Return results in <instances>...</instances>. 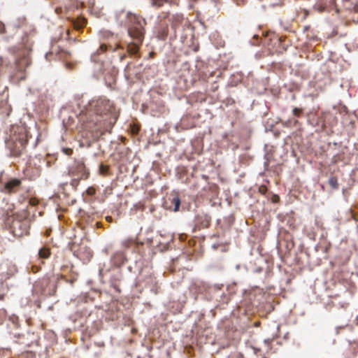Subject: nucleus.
Listing matches in <instances>:
<instances>
[{
  "label": "nucleus",
  "mask_w": 358,
  "mask_h": 358,
  "mask_svg": "<svg viewBox=\"0 0 358 358\" xmlns=\"http://www.w3.org/2000/svg\"><path fill=\"white\" fill-rule=\"evenodd\" d=\"M5 224L16 237H22L29 233L30 222L25 211L15 212L13 205H9L4 218Z\"/></svg>",
  "instance_id": "obj_2"
},
{
  "label": "nucleus",
  "mask_w": 358,
  "mask_h": 358,
  "mask_svg": "<svg viewBox=\"0 0 358 358\" xmlns=\"http://www.w3.org/2000/svg\"><path fill=\"white\" fill-rule=\"evenodd\" d=\"M135 243V240L132 238H129L122 242V245L126 248H129Z\"/></svg>",
  "instance_id": "obj_18"
},
{
  "label": "nucleus",
  "mask_w": 358,
  "mask_h": 358,
  "mask_svg": "<svg viewBox=\"0 0 358 358\" xmlns=\"http://www.w3.org/2000/svg\"><path fill=\"white\" fill-rule=\"evenodd\" d=\"M267 191V188L265 185H262L259 187V192L262 194H265L266 192Z\"/></svg>",
  "instance_id": "obj_26"
},
{
  "label": "nucleus",
  "mask_w": 358,
  "mask_h": 358,
  "mask_svg": "<svg viewBox=\"0 0 358 358\" xmlns=\"http://www.w3.org/2000/svg\"><path fill=\"white\" fill-rule=\"evenodd\" d=\"M129 21L128 33L129 36L136 41V43H129L127 45V52L131 55H136L139 50V46L142 43L145 29V20L141 16L129 13L127 15Z\"/></svg>",
  "instance_id": "obj_3"
},
{
  "label": "nucleus",
  "mask_w": 358,
  "mask_h": 358,
  "mask_svg": "<svg viewBox=\"0 0 358 358\" xmlns=\"http://www.w3.org/2000/svg\"><path fill=\"white\" fill-rule=\"evenodd\" d=\"M171 27L175 31L182 24L185 18L182 14L176 13L171 16Z\"/></svg>",
  "instance_id": "obj_10"
},
{
  "label": "nucleus",
  "mask_w": 358,
  "mask_h": 358,
  "mask_svg": "<svg viewBox=\"0 0 358 358\" xmlns=\"http://www.w3.org/2000/svg\"><path fill=\"white\" fill-rule=\"evenodd\" d=\"M69 175L82 180H87L90 176V171L81 161L76 162L69 169Z\"/></svg>",
  "instance_id": "obj_6"
},
{
  "label": "nucleus",
  "mask_w": 358,
  "mask_h": 358,
  "mask_svg": "<svg viewBox=\"0 0 358 358\" xmlns=\"http://www.w3.org/2000/svg\"><path fill=\"white\" fill-rule=\"evenodd\" d=\"M96 189L94 187H89L86 190V194L89 196H94L96 194Z\"/></svg>",
  "instance_id": "obj_23"
},
{
  "label": "nucleus",
  "mask_w": 358,
  "mask_h": 358,
  "mask_svg": "<svg viewBox=\"0 0 358 358\" xmlns=\"http://www.w3.org/2000/svg\"><path fill=\"white\" fill-rule=\"evenodd\" d=\"M3 299H4V295L0 294V300H3Z\"/></svg>",
  "instance_id": "obj_32"
},
{
  "label": "nucleus",
  "mask_w": 358,
  "mask_h": 358,
  "mask_svg": "<svg viewBox=\"0 0 358 358\" xmlns=\"http://www.w3.org/2000/svg\"><path fill=\"white\" fill-rule=\"evenodd\" d=\"M113 109V103L106 97H94L80 110L78 119L86 129L103 134L110 132L116 122Z\"/></svg>",
  "instance_id": "obj_1"
},
{
  "label": "nucleus",
  "mask_w": 358,
  "mask_h": 358,
  "mask_svg": "<svg viewBox=\"0 0 358 358\" xmlns=\"http://www.w3.org/2000/svg\"><path fill=\"white\" fill-rule=\"evenodd\" d=\"M109 171V166L101 164L99 166V171L101 175L106 176L108 174Z\"/></svg>",
  "instance_id": "obj_17"
},
{
  "label": "nucleus",
  "mask_w": 358,
  "mask_h": 358,
  "mask_svg": "<svg viewBox=\"0 0 358 358\" xmlns=\"http://www.w3.org/2000/svg\"><path fill=\"white\" fill-rule=\"evenodd\" d=\"M126 55L125 54H123L120 56V60L121 61H123L125 58H126Z\"/></svg>",
  "instance_id": "obj_29"
},
{
  "label": "nucleus",
  "mask_w": 358,
  "mask_h": 358,
  "mask_svg": "<svg viewBox=\"0 0 358 358\" xmlns=\"http://www.w3.org/2000/svg\"><path fill=\"white\" fill-rule=\"evenodd\" d=\"M106 220L109 222H110L112 220V217H106Z\"/></svg>",
  "instance_id": "obj_33"
},
{
  "label": "nucleus",
  "mask_w": 358,
  "mask_h": 358,
  "mask_svg": "<svg viewBox=\"0 0 358 358\" xmlns=\"http://www.w3.org/2000/svg\"><path fill=\"white\" fill-rule=\"evenodd\" d=\"M41 258L47 259L50 255V250L48 248H42L38 252Z\"/></svg>",
  "instance_id": "obj_15"
},
{
  "label": "nucleus",
  "mask_w": 358,
  "mask_h": 358,
  "mask_svg": "<svg viewBox=\"0 0 358 358\" xmlns=\"http://www.w3.org/2000/svg\"><path fill=\"white\" fill-rule=\"evenodd\" d=\"M61 11H62V8H56V9H55V12H56L57 13H59V12H61Z\"/></svg>",
  "instance_id": "obj_30"
},
{
  "label": "nucleus",
  "mask_w": 358,
  "mask_h": 358,
  "mask_svg": "<svg viewBox=\"0 0 358 358\" xmlns=\"http://www.w3.org/2000/svg\"><path fill=\"white\" fill-rule=\"evenodd\" d=\"M107 50H108L107 45L105 44H101L100 45L99 48L96 50V52L94 55H92V57L93 60L96 61V58H95L96 55H100V54L106 52Z\"/></svg>",
  "instance_id": "obj_16"
},
{
  "label": "nucleus",
  "mask_w": 358,
  "mask_h": 358,
  "mask_svg": "<svg viewBox=\"0 0 358 358\" xmlns=\"http://www.w3.org/2000/svg\"><path fill=\"white\" fill-rule=\"evenodd\" d=\"M171 202V206H169L170 210H173L174 212H177L179 210L180 206V199L178 194L173 195L169 199Z\"/></svg>",
  "instance_id": "obj_11"
},
{
  "label": "nucleus",
  "mask_w": 358,
  "mask_h": 358,
  "mask_svg": "<svg viewBox=\"0 0 358 358\" xmlns=\"http://www.w3.org/2000/svg\"><path fill=\"white\" fill-rule=\"evenodd\" d=\"M168 0H152V3L154 6L157 7L162 6L164 2H166Z\"/></svg>",
  "instance_id": "obj_22"
},
{
  "label": "nucleus",
  "mask_w": 358,
  "mask_h": 358,
  "mask_svg": "<svg viewBox=\"0 0 358 358\" xmlns=\"http://www.w3.org/2000/svg\"><path fill=\"white\" fill-rule=\"evenodd\" d=\"M211 217L206 215H198L195 218V227L194 231L196 229H201L208 228L210 226Z\"/></svg>",
  "instance_id": "obj_8"
},
{
  "label": "nucleus",
  "mask_w": 358,
  "mask_h": 358,
  "mask_svg": "<svg viewBox=\"0 0 358 358\" xmlns=\"http://www.w3.org/2000/svg\"><path fill=\"white\" fill-rule=\"evenodd\" d=\"M262 358H266V357H262Z\"/></svg>",
  "instance_id": "obj_35"
},
{
  "label": "nucleus",
  "mask_w": 358,
  "mask_h": 358,
  "mask_svg": "<svg viewBox=\"0 0 358 358\" xmlns=\"http://www.w3.org/2000/svg\"><path fill=\"white\" fill-rule=\"evenodd\" d=\"M0 27H1V31H2V30L4 29L3 25L0 23Z\"/></svg>",
  "instance_id": "obj_34"
},
{
  "label": "nucleus",
  "mask_w": 358,
  "mask_h": 358,
  "mask_svg": "<svg viewBox=\"0 0 358 358\" xmlns=\"http://www.w3.org/2000/svg\"><path fill=\"white\" fill-rule=\"evenodd\" d=\"M329 185L333 189H338L339 184L337 178L335 176H331L329 179Z\"/></svg>",
  "instance_id": "obj_14"
},
{
  "label": "nucleus",
  "mask_w": 358,
  "mask_h": 358,
  "mask_svg": "<svg viewBox=\"0 0 358 358\" xmlns=\"http://www.w3.org/2000/svg\"><path fill=\"white\" fill-rule=\"evenodd\" d=\"M15 66L18 71H23L30 64L29 50L24 46L14 48Z\"/></svg>",
  "instance_id": "obj_4"
},
{
  "label": "nucleus",
  "mask_w": 358,
  "mask_h": 358,
  "mask_svg": "<svg viewBox=\"0 0 358 358\" xmlns=\"http://www.w3.org/2000/svg\"><path fill=\"white\" fill-rule=\"evenodd\" d=\"M73 178L71 181V185L74 188V189H76L78 185H79L80 181L82 179H79L76 177H73Z\"/></svg>",
  "instance_id": "obj_20"
},
{
  "label": "nucleus",
  "mask_w": 358,
  "mask_h": 358,
  "mask_svg": "<svg viewBox=\"0 0 358 358\" xmlns=\"http://www.w3.org/2000/svg\"><path fill=\"white\" fill-rule=\"evenodd\" d=\"M22 185V180L18 178H12L5 182L1 188V192L7 194H15Z\"/></svg>",
  "instance_id": "obj_7"
},
{
  "label": "nucleus",
  "mask_w": 358,
  "mask_h": 358,
  "mask_svg": "<svg viewBox=\"0 0 358 358\" xmlns=\"http://www.w3.org/2000/svg\"><path fill=\"white\" fill-rule=\"evenodd\" d=\"M168 24L164 22H160L156 28V36L160 40H165L168 36Z\"/></svg>",
  "instance_id": "obj_9"
},
{
  "label": "nucleus",
  "mask_w": 358,
  "mask_h": 358,
  "mask_svg": "<svg viewBox=\"0 0 358 358\" xmlns=\"http://www.w3.org/2000/svg\"><path fill=\"white\" fill-rule=\"evenodd\" d=\"M62 152L68 156H71L73 154V150L69 148H63Z\"/></svg>",
  "instance_id": "obj_24"
},
{
  "label": "nucleus",
  "mask_w": 358,
  "mask_h": 358,
  "mask_svg": "<svg viewBox=\"0 0 358 358\" xmlns=\"http://www.w3.org/2000/svg\"><path fill=\"white\" fill-rule=\"evenodd\" d=\"M27 141L24 137H12L9 139L6 145L13 157H20L25 150Z\"/></svg>",
  "instance_id": "obj_5"
},
{
  "label": "nucleus",
  "mask_w": 358,
  "mask_h": 358,
  "mask_svg": "<svg viewBox=\"0 0 358 358\" xmlns=\"http://www.w3.org/2000/svg\"><path fill=\"white\" fill-rule=\"evenodd\" d=\"M123 254L121 252L115 253L112 257L113 260L114 261V264L117 266L123 263Z\"/></svg>",
  "instance_id": "obj_13"
},
{
  "label": "nucleus",
  "mask_w": 358,
  "mask_h": 358,
  "mask_svg": "<svg viewBox=\"0 0 358 358\" xmlns=\"http://www.w3.org/2000/svg\"><path fill=\"white\" fill-rule=\"evenodd\" d=\"M303 113V109L301 108H294L292 110V113L296 117H300Z\"/></svg>",
  "instance_id": "obj_19"
},
{
  "label": "nucleus",
  "mask_w": 358,
  "mask_h": 358,
  "mask_svg": "<svg viewBox=\"0 0 358 358\" xmlns=\"http://www.w3.org/2000/svg\"><path fill=\"white\" fill-rule=\"evenodd\" d=\"M264 8L281 6L283 4V0H259Z\"/></svg>",
  "instance_id": "obj_12"
},
{
  "label": "nucleus",
  "mask_w": 358,
  "mask_h": 358,
  "mask_svg": "<svg viewBox=\"0 0 358 358\" xmlns=\"http://www.w3.org/2000/svg\"><path fill=\"white\" fill-rule=\"evenodd\" d=\"M180 238L181 240H184V239L185 238V237L182 234H181V235L180 236Z\"/></svg>",
  "instance_id": "obj_31"
},
{
  "label": "nucleus",
  "mask_w": 358,
  "mask_h": 358,
  "mask_svg": "<svg viewBox=\"0 0 358 358\" xmlns=\"http://www.w3.org/2000/svg\"><path fill=\"white\" fill-rule=\"evenodd\" d=\"M59 54V57L62 59H67L70 57V52L66 50H61L60 52H58Z\"/></svg>",
  "instance_id": "obj_21"
},
{
  "label": "nucleus",
  "mask_w": 358,
  "mask_h": 358,
  "mask_svg": "<svg viewBox=\"0 0 358 358\" xmlns=\"http://www.w3.org/2000/svg\"><path fill=\"white\" fill-rule=\"evenodd\" d=\"M85 23H86V22H85V20H83V22H82V24H80V25H78V24H74L75 28H76V29H81L83 27H84V26H85Z\"/></svg>",
  "instance_id": "obj_27"
},
{
  "label": "nucleus",
  "mask_w": 358,
  "mask_h": 358,
  "mask_svg": "<svg viewBox=\"0 0 358 358\" xmlns=\"http://www.w3.org/2000/svg\"><path fill=\"white\" fill-rule=\"evenodd\" d=\"M298 123V121L296 120H289L287 122L288 125H296Z\"/></svg>",
  "instance_id": "obj_28"
},
{
  "label": "nucleus",
  "mask_w": 358,
  "mask_h": 358,
  "mask_svg": "<svg viewBox=\"0 0 358 358\" xmlns=\"http://www.w3.org/2000/svg\"><path fill=\"white\" fill-rule=\"evenodd\" d=\"M29 203L32 206H36L38 203V200L36 198H31L29 201Z\"/></svg>",
  "instance_id": "obj_25"
}]
</instances>
